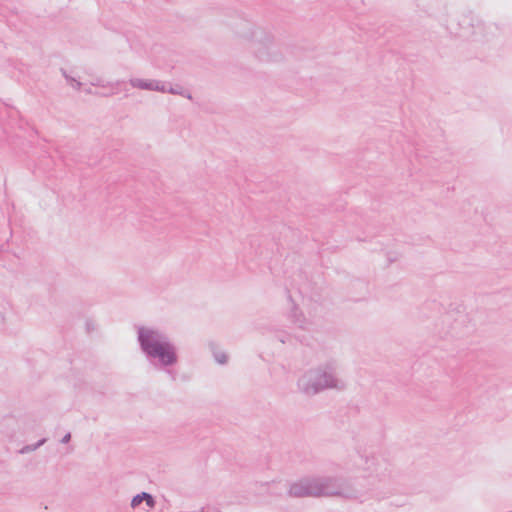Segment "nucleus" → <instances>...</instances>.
Wrapping results in <instances>:
<instances>
[{"label":"nucleus","mask_w":512,"mask_h":512,"mask_svg":"<svg viewBox=\"0 0 512 512\" xmlns=\"http://www.w3.org/2000/svg\"><path fill=\"white\" fill-rule=\"evenodd\" d=\"M139 339L144 351L153 357L159 358L163 364H171L175 361V353L172 347L160 341L154 331L142 329Z\"/></svg>","instance_id":"f257e3e1"},{"label":"nucleus","mask_w":512,"mask_h":512,"mask_svg":"<svg viewBox=\"0 0 512 512\" xmlns=\"http://www.w3.org/2000/svg\"><path fill=\"white\" fill-rule=\"evenodd\" d=\"M144 499L143 494L135 496L131 503L132 507L138 506Z\"/></svg>","instance_id":"f03ea898"},{"label":"nucleus","mask_w":512,"mask_h":512,"mask_svg":"<svg viewBox=\"0 0 512 512\" xmlns=\"http://www.w3.org/2000/svg\"><path fill=\"white\" fill-rule=\"evenodd\" d=\"M143 497L145 498L146 500V503L149 507H153L154 506V500L153 498L151 497V495L147 494V493H143Z\"/></svg>","instance_id":"7ed1b4c3"},{"label":"nucleus","mask_w":512,"mask_h":512,"mask_svg":"<svg viewBox=\"0 0 512 512\" xmlns=\"http://www.w3.org/2000/svg\"><path fill=\"white\" fill-rule=\"evenodd\" d=\"M293 494L296 495V496L304 495L303 493L298 492L296 489L293 491Z\"/></svg>","instance_id":"20e7f679"}]
</instances>
